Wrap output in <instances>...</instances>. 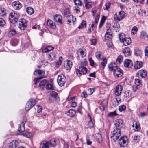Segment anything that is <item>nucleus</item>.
I'll use <instances>...</instances> for the list:
<instances>
[{
  "mask_svg": "<svg viewBox=\"0 0 148 148\" xmlns=\"http://www.w3.org/2000/svg\"><path fill=\"white\" fill-rule=\"evenodd\" d=\"M56 141L55 140H54L52 143L50 141H45L40 144V148H50L51 147H54L56 145Z\"/></svg>",
  "mask_w": 148,
  "mask_h": 148,
  "instance_id": "f257e3e1",
  "label": "nucleus"
},
{
  "mask_svg": "<svg viewBox=\"0 0 148 148\" xmlns=\"http://www.w3.org/2000/svg\"><path fill=\"white\" fill-rule=\"evenodd\" d=\"M93 16H94V18L95 19V22H92L91 26V28L92 29V30H94V27L96 26V24H97L99 21L100 18V13L99 11H97V10L93 11H92Z\"/></svg>",
  "mask_w": 148,
  "mask_h": 148,
  "instance_id": "f03ea898",
  "label": "nucleus"
},
{
  "mask_svg": "<svg viewBox=\"0 0 148 148\" xmlns=\"http://www.w3.org/2000/svg\"><path fill=\"white\" fill-rule=\"evenodd\" d=\"M121 135V130L119 129L115 128L111 134V138L114 141H116Z\"/></svg>",
  "mask_w": 148,
  "mask_h": 148,
  "instance_id": "7ed1b4c3",
  "label": "nucleus"
},
{
  "mask_svg": "<svg viewBox=\"0 0 148 148\" xmlns=\"http://www.w3.org/2000/svg\"><path fill=\"white\" fill-rule=\"evenodd\" d=\"M19 17L18 14L14 12H12L9 14V19L11 23L14 24L18 21Z\"/></svg>",
  "mask_w": 148,
  "mask_h": 148,
  "instance_id": "20e7f679",
  "label": "nucleus"
},
{
  "mask_svg": "<svg viewBox=\"0 0 148 148\" xmlns=\"http://www.w3.org/2000/svg\"><path fill=\"white\" fill-rule=\"evenodd\" d=\"M66 81V78L64 75L61 74L58 76L57 78V81L59 85L62 86L64 85Z\"/></svg>",
  "mask_w": 148,
  "mask_h": 148,
  "instance_id": "39448f33",
  "label": "nucleus"
},
{
  "mask_svg": "<svg viewBox=\"0 0 148 148\" xmlns=\"http://www.w3.org/2000/svg\"><path fill=\"white\" fill-rule=\"evenodd\" d=\"M128 143V139L126 137H121L119 139V143L121 147H126Z\"/></svg>",
  "mask_w": 148,
  "mask_h": 148,
  "instance_id": "423d86ee",
  "label": "nucleus"
},
{
  "mask_svg": "<svg viewBox=\"0 0 148 148\" xmlns=\"http://www.w3.org/2000/svg\"><path fill=\"white\" fill-rule=\"evenodd\" d=\"M27 25L26 21L25 19L21 18L20 20L18 26L21 30H25L26 28Z\"/></svg>",
  "mask_w": 148,
  "mask_h": 148,
  "instance_id": "0eeeda50",
  "label": "nucleus"
},
{
  "mask_svg": "<svg viewBox=\"0 0 148 148\" xmlns=\"http://www.w3.org/2000/svg\"><path fill=\"white\" fill-rule=\"evenodd\" d=\"M87 71V69L85 67L81 66L77 68L76 70V73L77 74L80 75L85 74Z\"/></svg>",
  "mask_w": 148,
  "mask_h": 148,
  "instance_id": "6e6552de",
  "label": "nucleus"
},
{
  "mask_svg": "<svg viewBox=\"0 0 148 148\" xmlns=\"http://www.w3.org/2000/svg\"><path fill=\"white\" fill-rule=\"evenodd\" d=\"M113 74L116 77H121L123 75V71L120 68L118 67L114 71Z\"/></svg>",
  "mask_w": 148,
  "mask_h": 148,
  "instance_id": "1a4fd4ad",
  "label": "nucleus"
},
{
  "mask_svg": "<svg viewBox=\"0 0 148 148\" xmlns=\"http://www.w3.org/2000/svg\"><path fill=\"white\" fill-rule=\"evenodd\" d=\"M123 122L121 119H118L115 121L114 124L115 128L119 129L121 130L123 126Z\"/></svg>",
  "mask_w": 148,
  "mask_h": 148,
  "instance_id": "9d476101",
  "label": "nucleus"
},
{
  "mask_svg": "<svg viewBox=\"0 0 148 148\" xmlns=\"http://www.w3.org/2000/svg\"><path fill=\"white\" fill-rule=\"evenodd\" d=\"M123 86L121 85H118L116 86L114 90L116 95L119 96L121 94L123 90Z\"/></svg>",
  "mask_w": 148,
  "mask_h": 148,
  "instance_id": "9b49d317",
  "label": "nucleus"
},
{
  "mask_svg": "<svg viewBox=\"0 0 148 148\" xmlns=\"http://www.w3.org/2000/svg\"><path fill=\"white\" fill-rule=\"evenodd\" d=\"M54 21L57 23L59 25H60L62 23V16L60 15H55L54 17Z\"/></svg>",
  "mask_w": 148,
  "mask_h": 148,
  "instance_id": "f8f14e48",
  "label": "nucleus"
},
{
  "mask_svg": "<svg viewBox=\"0 0 148 148\" xmlns=\"http://www.w3.org/2000/svg\"><path fill=\"white\" fill-rule=\"evenodd\" d=\"M125 12L123 11L119 12L118 14L116 15V18H114L115 20L117 21H119L125 17Z\"/></svg>",
  "mask_w": 148,
  "mask_h": 148,
  "instance_id": "ddd939ff",
  "label": "nucleus"
},
{
  "mask_svg": "<svg viewBox=\"0 0 148 148\" xmlns=\"http://www.w3.org/2000/svg\"><path fill=\"white\" fill-rule=\"evenodd\" d=\"M138 77H140L143 78L146 77L147 75V73L146 70H141L138 71L137 73Z\"/></svg>",
  "mask_w": 148,
  "mask_h": 148,
  "instance_id": "4468645a",
  "label": "nucleus"
},
{
  "mask_svg": "<svg viewBox=\"0 0 148 148\" xmlns=\"http://www.w3.org/2000/svg\"><path fill=\"white\" fill-rule=\"evenodd\" d=\"M72 66V62L69 60H66L65 63L64 64V66L67 70L71 69Z\"/></svg>",
  "mask_w": 148,
  "mask_h": 148,
  "instance_id": "2eb2a0df",
  "label": "nucleus"
},
{
  "mask_svg": "<svg viewBox=\"0 0 148 148\" xmlns=\"http://www.w3.org/2000/svg\"><path fill=\"white\" fill-rule=\"evenodd\" d=\"M123 53L126 57L130 56L131 54V51L130 49L128 47L125 48L123 51Z\"/></svg>",
  "mask_w": 148,
  "mask_h": 148,
  "instance_id": "dca6fc26",
  "label": "nucleus"
},
{
  "mask_svg": "<svg viewBox=\"0 0 148 148\" xmlns=\"http://www.w3.org/2000/svg\"><path fill=\"white\" fill-rule=\"evenodd\" d=\"M124 64L125 67L130 68L133 65L132 61L129 59L125 60L124 62Z\"/></svg>",
  "mask_w": 148,
  "mask_h": 148,
  "instance_id": "f3484780",
  "label": "nucleus"
},
{
  "mask_svg": "<svg viewBox=\"0 0 148 148\" xmlns=\"http://www.w3.org/2000/svg\"><path fill=\"white\" fill-rule=\"evenodd\" d=\"M18 145V142L16 140L12 141L9 144V148H16Z\"/></svg>",
  "mask_w": 148,
  "mask_h": 148,
  "instance_id": "a211bd4d",
  "label": "nucleus"
},
{
  "mask_svg": "<svg viewBox=\"0 0 148 148\" xmlns=\"http://www.w3.org/2000/svg\"><path fill=\"white\" fill-rule=\"evenodd\" d=\"M118 67L117 64L115 62L111 63L108 65V68L110 71H114Z\"/></svg>",
  "mask_w": 148,
  "mask_h": 148,
  "instance_id": "6ab92c4d",
  "label": "nucleus"
},
{
  "mask_svg": "<svg viewBox=\"0 0 148 148\" xmlns=\"http://www.w3.org/2000/svg\"><path fill=\"white\" fill-rule=\"evenodd\" d=\"M143 65V63L142 62L138 61L135 62L134 67L136 69H139L141 68Z\"/></svg>",
  "mask_w": 148,
  "mask_h": 148,
  "instance_id": "aec40b11",
  "label": "nucleus"
},
{
  "mask_svg": "<svg viewBox=\"0 0 148 148\" xmlns=\"http://www.w3.org/2000/svg\"><path fill=\"white\" fill-rule=\"evenodd\" d=\"M47 25L49 27L54 29L56 27L55 23H53V21L51 20H48L47 21Z\"/></svg>",
  "mask_w": 148,
  "mask_h": 148,
  "instance_id": "412c9836",
  "label": "nucleus"
},
{
  "mask_svg": "<svg viewBox=\"0 0 148 148\" xmlns=\"http://www.w3.org/2000/svg\"><path fill=\"white\" fill-rule=\"evenodd\" d=\"M34 73L36 76H40L43 75L45 73V72L43 70H37L35 71Z\"/></svg>",
  "mask_w": 148,
  "mask_h": 148,
  "instance_id": "4be33fe9",
  "label": "nucleus"
},
{
  "mask_svg": "<svg viewBox=\"0 0 148 148\" xmlns=\"http://www.w3.org/2000/svg\"><path fill=\"white\" fill-rule=\"evenodd\" d=\"M26 123L25 121L22 122L20 125H19V127L18 128V130L20 132H23L25 131V127H24L25 124Z\"/></svg>",
  "mask_w": 148,
  "mask_h": 148,
  "instance_id": "5701e85b",
  "label": "nucleus"
},
{
  "mask_svg": "<svg viewBox=\"0 0 148 148\" xmlns=\"http://www.w3.org/2000/svg\"><path fill=\"white\" fill-rule=\"evenodd\" d=\"M47 82L45 79H44L40 82L39 85V87L41 89H43L45 87V85H46Z\"/></svg>",
  "mask_w": 148,
  "mask_h": 148,
  "instance_id": "b1692460",
  "label": "nucleus"
},
{
  "mask_svg": "<svg viewBox=\"0 0 148 148\" xmlns=\"http://www.w3.org/2000/svg\"><path fill=\"white\" fill-rule=\"evenodd\" d=\"M123 44L125 46H127L130 44L131 42V40L130 38H125L124 40L123 41Z\"/></svg>",
  "mask_w": 148,
  "mask_h": 148,
  "instance_id": "393cba45",
  "label": "nucleus"
},
{
  "mask_svg": "<svg viewBox=\"0 0 148 148\" xmlns=\"http://www.w3.org/2000/svg\"><path fill=\"white\" fill-rule=\"evenodd\" d=\"M18 135H21L23 136L28 138H30L32 136V134L30 132H26L23 133H19Z\"/></svg>",
  "mask_w": 148,
  "mask_h": 148,
  "instance_id": "a878e982",
  "label": "nucleus"
},
{
  "mask_svg": "<svg viewBox=\"0 0 148 148\" xmlns=\"http://www.w3.org/2000/svg\"><path fill=\"white\" fill-rule=\"evenodd\" d=\"M67 18V21L69 23H70L71 21L73 23H74L75 21H76L75 18L74 17L73 15H71L68 16Z\"/></svg>",
  "mask_w": 148,
  "mask_h": 148,
  "instance_id": "bb28decb",
  "label": "nucleus"
},
{
  "mask_svg": "<svg viewBox=\"0 0 148 148\" xmlns=\"http://www.w3.org/2000/svg\"><path fill=\"white\" fill-rule=\"evenodd\" d=\"M67 113L68 114L67 115L69 116L70 117H73L76 114V112L74 110L71 109L69 110L67 112Z\"/></svg>",
  "mask_w": 148,
  "mask_h": 148,
  "instance_id": "cd10ccee",
  "label": "nucleus"
},
{
  "mask_svg": "<svg viewBox=\"0 0 148 148\" xmlns=\"http://www.w3.org/2000/svg\"><path fill=\"white\" fill-rule=\"evenodd\" d=\"M71 15V13L69 8H66L64 11V17H67Z\"/></svg>",
  "mask_w": 148,
  "mask_h": 148,
  "instance_id": "c85d7f7f",
  "label": "nucleus"
},
{
  "mask_svg": "<svg viewBox=\"0 0 148 148\" xmlns=\"http://www.w3.org/2000/svg\"><path fill=\"white\" fill-rule=\"evenodd\" d=\"M7 14V11L3 8L0 9V16L2 17L5 16Z\"/></svg>",
  "mask_w": 148,
  "mask_h": 148,
  "instance_id": "c756f323",
  "label": "nucleus"
},
{
  "mask_svg": "<svg viewBox=\"0 0 148 148\" xmlns=\"http://www.w3.org/2000/svg\"><path fill=\"white\" fill-rule=\"evenodd\" d=\"M26 12L29 14L32 15L34 12V9L31 7H28L26 8Z\"/></svg>",
  "mask_w": 148,
  "mask_h": 148,
  "instance_id": "7c9ffc66",
  "label": "nucleus"
},
{
  "mask_svg": "<svg viewBox=\"0 0 148 148\" xmlns=\"http://www.w3.org/2000/svg\"><path fill=\"white\" fill-rule=\"evenodd\" d=\"M113 27L116 30V32H119L120 29V25L118 23H114V25L113 26Z\"/></svg>",
  "mask_w": 148,
  "mask_h": 148,
  "instance_id": "2f4dec72",
  "label": "nucleus"
},
{
  "mask_svg": "<svg viewBox=\"0 0 148 148\" xmlns=\"http://www.w3.org/2000/svg\"><path fill=\"white\" fill-rule=\"evenodd\" d=\"M138 31V29L137 27L136 26H134L131 30V33L133 35H134L135 34H136Z\"/></svg>",
  "mask_w": 148,
  "mask_h": 148,
  "instance_id": "473e14b6",
  "label": "nucleus"
},
{
  "mask_svg": "<svg viewBox=\"0 0 148 148\" xmlns=\"http://www.w3.org/2000/svg\"><path fill=\"white\" fill-rule=\"evenodd\" d=\"M18 43V40L16 39H13L11 40L10 44L13 46H16Z\"/></svg>",
  "mask_w": 148,
  "mask_h": 148,
  "instance_id": "72a5a7b5",
  "label": "nucleus"
},
{
  "mask_svg": "<svg viewBox=\"0 0 148 148\" xmlns=\"http://www.w3.org/2000/svg\"><path fill=\"white\" fill-rule=\"evenodd\" d=\"M119 39L120 41L122 42L124 40V39L126 38L125 35L123 33L120 34L119 35Z\"/></svg>",
  "mask_w": 148,
  "mask_h": 148,
  "instance_id": "f704fd0d",
  "label": "nucleus"
},
{
  "mask_svg": "<svg viewBox=\"0 0 148 148\" xmlns=\"http://www.w3.org/2000/svg\"><path fill=\"white\" fill-rule=\"evenodd\" d=\"M45 88L47 90H54L53 84L48 83L45 86Z\"/></svg>",
  "mask_w": 148,
  "mask_h": 148,
  "instance_id": "c9c22d12",
  "label": "nucleus"
},
{
  "mask_svg": "<svg viewBox=\"0 0 148 148\" xmlns=\"http://www.w3.org/2000/svg\"><path fill=\"white\" fill-rule=\"evenodd\" d=\"M131 92L129 90H127L125 91L124 93V96L125 98H129L131 95Z\"/></svg>",
  "mask_w": 148,
  "mask_h": 148,
  "instance_id": "e433bc0d",
  "label": "nucleus"
},
{
  "mask_svg": "<svg viewBox=\"0 0 148 148\" xmlns=\"http://www.w3.org/2000/svg\"><path fill=\"white\" fill-rule=\"evenodd\" d=\"M56 56V54L54 53H50L49 55L48 58L51 60H52L54 59Z\"/></svg>",
  "mask_w": 148,
  "mask_h": 148,
  "instance_id": "4c0bfd02",
  "label": "nucleus"
},
{
  "mask_svg": "<svg viewBox=\"0 0 148 148\" xmlns=\"http://www.w3.org/2000/svg\"><path fill=\"white\" fill-rule=\"evenodd\" d=\"M140 140V137L138 136H134L132 141L134 143H137L139 142Z\"/></svg>",
  "mask_w": 148,
  "mask_h": 148,
  "instance_id": "58836bf2",
  "label": "nucleus"
},
{
  "mask_svg": "<svg viewBox=\"0 0 148 148\" xmlns=\"http://www.w3.org/2000/svg\"><path fill=\"white\" fill-rule=\"evenodd\" d=\"M79 50H80V54L81 55L82 58L85 57L86 55V50L85 49H80Z\"/></svg>",
  "mask_w": 148,
  "mask_h": 148,
  "instance_id": "ea45409f",
  "label": "nucleus"
},
{
  "mask_svg": "<svg viewBox=\"0 0 148 148\" xmlns=\"http://www.w3.org/2000/svg\"><path fill=\"white\" fill-rule=\"evenodd\" d=\"M33 107L32 105L30 104V102L27 103L25 105V109L26 110L28 111L31 108Z\"/></svg>",
  "mask_w": 148,
  "mask_h": 148,
  "instance_id": "a19ab883",
  "label": "nucleus"
},
{
  "mask_svg": "<svg viewBox=\"0 0 148 148\" xmlns=\"http://www.w3.org/2000/svg\"><path fill=\"white\" fill-rule=\"evenodd\" d=\"M86 27V22L85 21L83 20L81 23L80 25L78 27L79 29L84 28Z\"/></svg>",
  "mask_w": 148,
  "mask_h": 148,
  "instance_id": "79ce46f5",
  "label": "nucleus"
},
{
  "mask_svg": "<svg viewBox=\"0 0 148 148\" xmlns=\"http://www.w3.org/2000/svg\"><path fill=\"white\" fill-rule=\"evenodd\" d=\"M135 128H134L135 131H138L140 128L139 122L136 121H135Z\"/></svg>",
  "mask_w": 148,
  "mask_h": 148,
  "instance_id": "37998d69",
  "label": "nucleus"
},
{
  "mask_svg": "<svg viewBox=\"0 0 148 148\" xmlns=\"http://www.w3.org/2000/svg\"><path fill=\"white\" fill-rule=\"evenodd\" d=\"M123 61V57L121 55L119 56L116 59V62L119 63Z\"/></svg>",
  "mask_w": 148,
  "mask_h": 148,
  "instance_id": "c03bdc74",
  "label": "nucleus"
},
{
  "mask_svg": "<svg viewBox=\"0 0 148 148\" xmlns=\"http://www.w3.org/2000/svg\"><path fill=\"white\" fill-rule=\"evenodd\" d=\"M50 95L55 98L58 97V93L54 91H51L50 92Z\"/></svg>",
  "mask_w": 148,
  "mask_h": 148,
  "instance_id": "a18cd8bd",
  "label": "nucleus"
},
{
  "mask_svg": "<svg viewBox=\"0 0 148 148\" xmlns=\"http://www.w3.org/2000/svg\"><path fill=\"white\" fill-rule=\"evenodd\" d=\"M6 22L3 19L0 18V27H3L5 25Z\"/></svg>",
  "mask_w": 148,
  "mask_h": 148,
  "instance_id": "49530a36",
  "label": "nucleus"
},
{
  "mask_svg": "<svg viewBox=\"0 0 148 148\" xmlns=\"http://www.w3.org/2000/svg\"><path fill=\"white\" fill-rule=\"evenodd\" d=\"M75 4L76 5L81 6L82 5V2L81 0H74Z\"/></svg>",
  "mask_w": 148,
  "mask_h": 148,
  "instance_id": "de8ad7c7",
  "label": "nucleus"
},
{
  "mask_svg": "<svg viewBox=\"0 0 148 148\" xmlns=\"http://www.w3.org/2000/svg\"><path fill=\"white\" fill-rule=\"evenodd\" d=\"M111 3L110 2H107L106 3L105 5L103 7L104 10H108V9L110 7Z\"/></svg>",
  "mask_w": 148,
  "mask_h": 148,
  "instance_id": "09e8293b",
  "label": "nucleus"
},
{
  "mask_svg": "<svg viewBox=\"0 0 148 148\" xmlns=\"http://www.w3.org/2000/svg\"><path fill=\"white\" fill-rule=\"evenodd\" d=\"M105 39L107 40H109L111 39L112 37V35L108 34H105Z\"/></svg>",
  "mask_w": 148,
  "mask_h": 148,
  "instance_id": "8fccbe9b",
  "label": "nucleus"
},
{
  "mask_svg": "<svg viewBox=\"0 0 148 148\" xmlns=\"http://www.w3.org/2000/svg\"><path fill=\"white\" fill-rule=\"evenodd\" d=\"M135 83L137 86H139L141 84V80L139 79H135Z\"/></svg>",
  "mask_w": 148,
  "mask_h": 148,
  "instance_id": "3c124183",
  "label": "nucleus"
},
{
  "mask_svg": "<svg viewBox=\"0 0 148 148\" xmlns=\"http://www.w3.org/2000/svg\"><path fill=\"white\" fill-rule=\"evenodd\" d=\"M28 102H30V104L32 105V106H34L36 103L35 100L34 99H31Z\"/></svg>",
  "mask_w": 148,
  "mask_h": 148,
  "instance_id": "603ef678",
  "label": "nucleus"
},
{
  "mask_svg": "<svg viewBox=\"0 0 148 148\" xmlns=\"http://www.w3.org/2000/svg\"><path fill=\"white\" fill-rule=\"evenodd\" d=\"M101 53L100 52H97L95 53V56L99 60L101 59Z\"/></svg>",
  "mask_w": 148,
  "mask_h": 148,
  "instance_id": "864d4df0",
  "label": "nucleus"
},
{
  "mask_svg": "<svg viewBox=\"0 0 148 148\" xmlns=\"http://www.w3.org/2000/svg\"><path fill=\"white\" fill-rule=\"evenodd\" d=\"M95 91L94 88H90L88 89L87 90L88 94L90 95H91Z\"/></svg>",
  "mask_w": 148,
  "mask_h": 148,
  "instance_id": "5fc2aeb1",
  "label": "nucleus"
},
{
  "mask_svg": "<svg viewBox=\"0 0 148 148\" xmlns=\"http://www.w3.org/2000/svg\"><path fill=\"white\" fill-rule=\"evenodd\" d=\"M126 109V106L124 105L120 106L119 108V110L120 112Z\"/></svg>",
  "mask_w": 148,
  "mask_h": 148,
  "instance_id": "6e6d98bb",
  "label": "nucleus"
},
{
  "mask_svg": "<svg viewBox=\"0 0 148 148\" xmlns=\"http://www.w3.org/2000/svg\"><path fill=\"white\" fill-rule=\"evenodd\" d=\"M116 112V111H115L113 112L109 113L108 115L110 117H114L118 115Z\"/></svg>",
  "mask_w": 148,
  "mask_h": 148,
  "instance_id": "4d7b16f0",
  "label": "nucleus"
},
{
  "mask_svg": "<svg viewBox=\"0 0 148 148\" xmlns=\"http://www.w3.org/2000/svg\"><path fill=\"white\" fill-rule=\"evenodd\" d=\"M43 77H38L34 79V84L35 85H36L37 83L39 82L41 79Z\"/></svg>",
  "mask_w": 148,
  "mask_h": 148,
  "instance_id": "13d9d810",
  "label": "nucleus"
},
{
  "mask_svg": "<svg viewBox=\"0 0 148 148\" xmlns=\"http://www.w3.org/2000/svg\"><path fill=\"white\" fill-rule=\"evenodd\" d=\"M107 63V60L106 58L103 59L102 62L101 63V64L102 65L103 67H104Z\"/></svg>",
  "mask_w": 148,
  "mask_h": 148,
  "instance_id": "bf43d9fd",
  "label": "nucleus"
},
{
  "mask_svg": "<svg viewBox=\"0 0 148 148\" xmlns=\"http://www.w3.org/2000/svg\"><path fill=\"white\" fill-rule=\"evenodd\" d=\"M99 108L101 111H103L104 110L105 106L103 105V103L102 102L101 104L99 105Z\"/></svg>",
  "mask_w": 148,
  "mask_h": 148,
  "instance_id": "052dcab7",
  "label": "nucleus"
},
{
  "mask_svg": "<svg viewBox=\"0 0 148 148\" xmlns=\"http://www.w3.org/2000/svg\"><path fill=\"white\" fill-rule=\"evenodd\" d=\"M22 6V4L19 2V3H18L16 7H15L14 9L16 10H18L21 8Z\"/></svg>",
  "mask_w": 148,
  "mask_h": 148,
  "instance_id": "680f3d73",
  "label": "nucleus"
},
{
  "mask_svg": "<svg viewBox=\"0 0 148 148\" xmlns=\"http://www.w3.org/2000/svg\"><path fill=\"white\" fill-rule=\"evenodd\" d=\"M88 125L90 128H92L93 127L94 124L92 120H89L88 122Z\"/></svg>",
  "mask_w": 148,
  "mask_h": 148,
  "instance_id": "e2e57ef3",
  "label": "nucleus"
},
{
  "mask_svg": "<svg viewBox=\"0 0 148 148\" xmlns=\"http://www.w3.org/2000/svg\"><path fill=\"white\" fill-rule=\"evenodd\" d=\"M37 112L38 113H39L41 112L42 110V107L40 106L39 105H38L37 106Z\"/></svg>",
  "mask_w": 148,
  "mask_h": 148,
  "instance_id": "0e129e2a",
  "label": "nucleus"
},
{
  "mask_svg": "<svg viewBox=\"0 0 148 148\" xmlns=\"http://www.w3.org/2000/svg\"><path fill=\"white\" fill-rule=\"evenodd\" d=\"M10 33L12 36H13L16 34V32L15 30L13 29L10 31Z\"/></svg>",
  "mask_w": 148,
  "mask_h": 148,
  "instance_id": "69168bd1",
  "label": "nucleus"
},
{
  "mask_svg": "<svg viewBox=\"0 0 148 148\" xmlns=\"http://www.w3.org/2000/svg\"><path fill=\"white\" fill-rule=\"evenodd\" d=\"M145 54L146 56L148 57V46L145 48Z\"/></svg>",
  "mask_w": 148,
  "mask_h": 148,
  "instance_id": "338daca9",
  "label": "nucleus"
},
{
  "mask_svg": "<svg viewBox=\"0 0 148 148\" xmlns=\"http://www.w3.org/2000/svg\"><path fill=\"white\" fill-rule=\"evenodd\" d=\"M89 61L90 65L92 66H93L95 64V63L94 61L91 58L89 59Z\"/></svg>",
  "mask_w": 148,
  "mask_h": 148,
  "instance_id": "774afa93",
  "label": "nucleus"
}]
</instances>
